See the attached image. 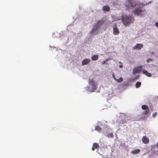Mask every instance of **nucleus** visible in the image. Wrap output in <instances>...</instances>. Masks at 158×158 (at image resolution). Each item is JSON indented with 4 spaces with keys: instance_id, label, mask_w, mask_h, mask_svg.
<instances>
[{
    "instance_id": "obj_27",
    "label": "nucleus",
    "mask_w": 158,
    "mask_h": 158,
    "mask_svg": "<svg viewBox=\"0 0 158 158\" xmlns=\"http://www.w3.org/2000/svg\"><path fill=\"white\" fill-rule=\"evenodd\" d=\"M119 67L120 68H122L123 67V66L121 65H120L119 66Z\"/></svg>"
},
{
    "instance_id": "obj_28",
    "label": "nucleus",
    "mask_w": 158,
    "mask_h": 158,
    "mask_svg": "<svg viewBox=\"0 0 158 158\" xmlns=\"http://www.w3.org/2000/svg\"><path fill=\"white\" fill-rule=\"evenodd\" d=\"M105 61H104L103 62H102V64H105Z\"/></svg>"
},
{
    "instance_id": "obj_12",
    "label": "nucleus",
    "mask_w": 158,
    "mask_h": 158,
    "mask_svg": "<svg viewBox=\"0 0 158 158\" xmlns=\"http://www.w3.org/2000/svg\"><path fill=\"white\" fill-rule=\"evenodd\" d=\"M142 73L143 74L148 77H151L152 76V74L151 73H148L147 70H143V71Z\"/></svg>"
},
{
    "instance_id": "obj_8",
    "label": "nucleus",
    "mask_w": 158,
    "mask_h": 158,
    "mask_svg": "<svg viewBox=\"0 0 158 158\" xmlns=\"http://www.w3.org/2000/svg\"><path fill=\"white\" fill-rule=\"evenodd\" d=\"M90 62V60L89 59L83 60L82 62V65H84L88 64Z\"/></svg>"
},
{
    "instance_id": "obj_22",
    "label": "nucleus",
    "mask_w": 158,
    "mask_h": 158,
    "mask_svg": "<svg viewBox=\"0 0 158 158\" xmlns=\"http://www.w3.org/2000/svg\"><path fill=\"white\" fill-rule=\"evenodd\" d=\"M149 109L146 110V111H144L143 112V113L144 114H147L149 113Z\"/></svg>"
},
{
    "instance_id": "obj_29",
    "label": "nucleus",
    "mask_w": 158,
    "mask_h": 158,
    "mask_svg": "<svg viewBox=\"0 0 158 158\" xmlns=\"http://www.w3.org/2000/svg\"><path fill=\"white\" fill-rule=\"evenodd\" d=\"M157 148H158V143L157 144Z\"/></svg>"
},
{
    "instance_id": "obj_10",
    "label": "nucleus",
    "mask_w": 158,
    "mask_h": 158,
    "mask_svg": "<svg viewBox=\"0 0 158 158\" xmlns=\"http://www.w3.org/2000/svg\"><path fill=\"white\" fill-rule=\"evenodd\" d=\"M99 145L97 143H94L93 145L92 150L94 151L95 149H98Z\"/></svg>"
},
{
    "instance_id": "obj_1",
    "label": "nucleus",
    "mask_w": 158,
    "mask_h": 158,
    "mask_svg": "<svg viewBox=\"0 0 158 158\" xmlns=\"http://www.w3.org/2000/svg\"><path fill=\"white\" fill-rule=\"evenodd\" d=\"M144 4L142 2H138L137 4L138 7L135 8L133 11L135 15L139 16L144 14L146 12L145 9H142L144 6Z\"/></svg>"
},
{
    "instance_id": "obj_17",
    "label": "nucleus",
    "mask_w": 158,
    "mask_h": 158,
    "mask_svg": "<svg viewBox=\"0 0 158 158\" xmlns=\"http://www.w3.org/2000/svg\"><path fill=\"white\" fill-rule=\"evenodd\" d=\"M102 129V128L98 126H96L95 128V130L98 131L99 132H100L101 131Z\"/></svg>"
},
{
    "instance_id": "obj_20",
    "label": "nucleus",
    "mask_w": 158,
    "mask_h": 158,
    "mask_svg": "<svg viewBox=\"0 0 158 158\" xmlns=\"http://www.w3.org/2000/svg\"><path fill=\"white\" fill-rule=\"evenodd\" d=\"M107 137L108 138H112L113 137V133H110L107 135Z\"/></svg>"
},
{
    "instance_id": "obj_4",
    "label": "nucleus",
    "mask_w": 158,
    "mask_h": 158,
    "mask_svg": "<svg viewBox=\"0 0 158 158\" xmlns=\"http://www.w3.org/2000/svg\"><path fill=\"white\" fill-rule=\"evenodd\" d=\"M89 83L92 85V89L93 90V92L94 91L97 89V83L94 82V81L93 80H89Z\"/></svg>"
},
{
    "instance_id": "obj_26",
    "label": "nucleus",
    "mask_w": 158,
    "mask_h": 158,
    "mask_svg": "<svg viewBox=\"0 0 158 158\" xmlns=\"http://www.w3.org/2000/svg\"><path fill=\"white\" fill-rule=\"evenodd\" d=\"M155 24L156 26V27H158V22L156 23Z\"/></svg>"
},
{
    "instance_id": "obj_11",
    "label": "nucleus",
    "mask_w": 158,
    "mask_h": 158,
    "mask_svg": "<svg viewBox=\"0 0 158 158\" xmlns=\"http://www.w3.org/2000/svg\"><path fill=\"white\" fill-rule=\"evenodd\" d=\"M99 27H98V25L96 24L94 27L93 29L91 31V33L93 34L94 32L96 31Z\"/></svg>"
},
{
    "instance_id": "obj_21",
    "label": "nucleus",
    "mask_w": 158,
    "mask_h": 158,
    "mask_svg": "<svg viewBox=\"0 0 158 158\" xmlns=\"http://www.w3.org/2000/svg\"><path fill=\"white\" fill-rule=\"evenodd\" d=\"M123 80V79L122 77H120L119 79H117L116 80V81H117L118 82H121Z\"/></svg>"
},
{
    "instance_id": "obj_5",
    "label": "nucleus",
    "mask_w": 158,
    "mask_h": 158,
    "mask_svg": "<svg viewBox=\"0 0 158 158\" xmlns=\"http://www.w3.org/2000/svg\"><path fill=\"white\" fill-rule=\"evenodd\" d=\"M143 67L142 65L140 66L135 68L133 70V73L135 74L136 73H139L141 71V68Z\"/></svg>"
},
{
    "instance_id": "obj_18",
    "label": "nucleus",
    "mask_w": 158,
    "mask_h": 158,
    "mask_svg": "<svg viewBox=\"0 0 158 158\" xmlns=\"http://www.w3.org/2000/svg\"><path fill=\"white\" fill-rule=\"evenodd\" d=\"M141 84L140 82L138 81L135 84V87L137 88H138L140 87Z\"/></svg>"
},
{
    "instance_id": "obj_16",
    "label": "nucleus",
    "mask_w": 158,
    "mask_h": 158,
    "mask_svg": "<svg viewBox=\"0 0 158 158\" xmlns=\"http://www.w3.org/2000/svg\"><path fill=\"white\" fill-rule=\"evenodd\" d=\"M103 22V21L102 20H99L98 21L96 24L98 25V27H100L102 25Z\"/></svg>"
},
{
    "instance_id": "obj_25",
    "label": "nucleus",
    "mask_w": 158,
    "mask_h": 158,
    "mask_svg": "<svg viewBox=\"0 0 158 158\" xmlns=\"http://www.w3.org/2000/svg\"><path fill=\"white\" fill-rule=\"evenodd\" d=\"M112 77H113V78L116 81V80L117 79L116 78L114 74H113V75H112Z\"/></svg>"
},
{
    "instance_id": "obj_6",
    "label": "nucleus",
    "mask_w": 158,
    "mask_h": 158,
    "mask_svg": "<svg viewBox=\"0 0 158 158\" xmlns=\"http://www.w3.org/2000/svg\"><path fill=\"white\" fill-rule=\"evenodd\" d=\"M143 47V44H137L132 49L140 50Z\"/></svg>"
},
{
    "instance_id": "obj_13",
    "label": "nucleus",
    "mask_w": 158,
    "mask_h": 158,
    "mask_svg": "<svg viewBox=\"0 0 158 158\" xmlns=\"http://www.w3.org/2000/svg\"><path fill=\"white\" fill-rule=\"evenodd\" d=\"M98 55H94L92 56L91 59L92 60L95 61L98 59Z\"/></svg>"
},
{
    "instance_id": "obj_15",
    "label": "nucleus",
    "mask_w": 158,
    "mask_h": 158,
    "mask_svg": "<svg viewBox=\"0 0 158 158\" xmlns=\"http://www.w3.org/2000/svg\"><path fill=\"white\" fill-rule=\"evenodd\" d=\"M110 9V7L108 6H104L103 7L102 10L104 11H108Z\"/></svg>"
},
{
    "instance_id": "obj_9",
    "label": "nucleus",
    "mask_w": 158,
    "mask_h": 158,
    "mask_svg": "<svg viewBox=\"0 0 158 158\" xmlns=\"http://www.w3.org/2000/svg\"><path fill=\"white\" fill-rule=\"evenodd\" d=\"M119 33L118 29L116 27L113 28V34L114 35H118Z\"/></svg>"
},
{
    "instance_id": "obj_19",
    "label": "nucleus",
    "mask_w": 158,
    "mask_h": 158,
    "mask_svg": "<svg viewBox=\"0 0 158 158\" xmlns=\"http://www.w3.org/2000/svg\"><path fill=\"white\" fill-rule=\"evenodd\" d=\"M142 108L143 110H147L149 109L148 106L145 105H142Z\"/></svg>"
},
{
    "instance_id": "obj_7",
    "label": "nucleus",
    "mask_w": 158,
    "mask_h": 158,
    "mask_svg": "<svg viewBox=\"0 0 158 158\" xmlns=\"http://www.w3.org/2000/svg\"><path fill=\"white\" fill-rule=\"evenodd\" d=\"M142 142L145 144H148L149 142V140L148 138L146 136H144L142 139Z\"/></svg>"
},
{
    "instance_id": "obj_24",
    "label": "nucleus",
    "mask_w": 158,
    "mask_h": 158,
    "mask_svg": "<svg viewBox=\"0 0 158 158\" xmlns=\"http://www.w3.org/2000/svg\"><path fill=\"white\" fill-rule=\"evenodd\" d=\"M152 59H148L147 60V62L148 63H149V62L150 61H152Z\"/></svg>"
},
{
    "instance_id": "obj_2",
    "label": "nucleus",
    "mask_w": 158,
    "mask_h": 158,
    "mask_svg": "<svg viewBox=\"0 0 158 158\" xmlns=\"http://www.w3.org/2000/svg\"><path fill=\"white\" fill-rule=\"evenodd\" d=\"M122 21L123 24L125 26H127L133 22L134 20L133 18L131 16H128L127 15H123L122 17Z\"/></svg>"
},
{
    "instance_id": "obj_14",
    "label": "nucleus",
    "mask_w": 158,
    "mask_h": 158,
    "mask_svg": "<svg viewBox=\"0 0 158 158\" xmlns=\"http://www.w3.org/2000/svg\"><path fill=\"white\" fill-rule=\"evenodd\" d=\"M140 150L139 149H136L135 150H133L132 152H131V153L134 154H137L140 152Z\"/></svg>"
},
{
    "instance_id": "obj_23",
    "label": "nucleus",
    "mask_w": 158,
    "mask_h": 158,
    "mask_svg": "<svg viewBox=\"0 0 158 158\" xmlns=\"http://www.w3.org/2000/svg\"><path fill=\"white\" fill-rule=\"evenodd\" d=\"M156 115H157V112L154 113L152 114V117L154 118H155L156 117Z\"/></svg>"
},
{
    "instance_id": "obj_3",
    "label": "nucleus",
    "mask_w": 158,
    "mask_h": 158,
    "mask_svg": "<svg viewBox=\"0 0 158 158\" xmlns=\"http://www.w3.org/2000/svg\"><path fill=\"white\" fill-rule=\"evenodd\" d=\"M138 2H141L133 0H127L125 2V6L128 9L130 7H134L136 6H137Z\"/></svg>"
}]
</instances>
